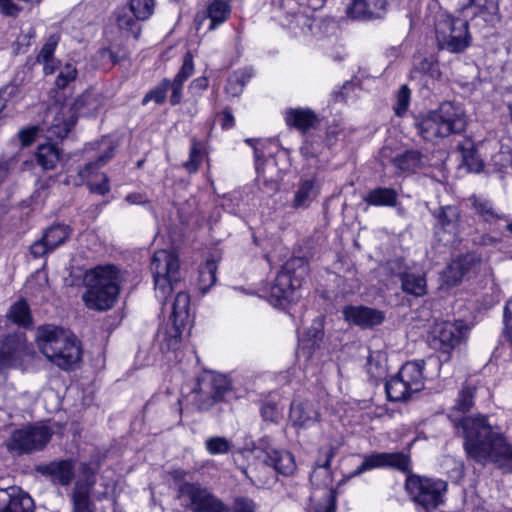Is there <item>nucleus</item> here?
Returning a JSON list of instances; mask_svg holds the SVG:
<instances>
[{
    "mask_svg": "<svg viewBox=\"0 0 512 512\" xmlns=\"http://www.w3.org/2000/svg\"><path fill=\"white\" fill-rule=\"evenodd\" d=\"M454 426L462 430L467 455L478 463L492 462L512 471V446L501 432L490 425L487 417H462L453 420Z\"/></svg>",
    "mask_w": 512,
    "mask_h": 512,
    "instance_id": "nucleus-1",
    "label": "nucleus"
},
{
    "mask_svg": "<svg viewBox=\"0 0 512 512\" xmlns=\"http://www.w3.org/2000/svg\"><path fill=\"white\" fill-rule=\"evenodd\" d=\"M124 280L121 270L113 264L98 265L83 276L85 291L81 298L90 310L106 311L114 306Z\"/></svg>",
    "mask_w": 512,
    "mask_h": 512,
    "instance_id": "nucleus-2",
    "label": "nucleus"
},
{
    "mask_svg": "<svg viewBox=\"0 0 512 512\" xmlns=\"http://www.w3.org/2000/svg\"><path fill=\"white\" fill-rule=\"evenodd\" d=\"M467 126L463 108L453 102H444L437 109L415 120L418 135L426 142L438 144L444 138L461 134Z\"/></svg>",
    "mask_w": 512,
    "mask_h": 512,
    "instance_id": "nucleus-3",
    "label": "nucleus"
},
{
    "mask_svg": "<svg viewBox=\"0 0 512 512\" xmlns=\"http://www.w3.org/2000/svg\"><path fill=\"white\" fill-rule=\"evenodd\" d=\"M37 344L43 355L63 370L73 368L82 357V350L76 336L62 327L40 326L37 330Z\"/></svg>",
    "mask_w": 512,
    "mask_h": 512,
    "instance_id": "nucleus-4",
    "label": "nucleus"
},
{
    "mask_svg": "<svg viewBox=\"0 0 512 512\" xmlns=\"http://www.w3.org/2000/svg\"><path fill=\"white\" fill-rule=\"evenodd\" d=\"M104 105V98L95 92L86 91L73 105L62 106L48 128L49 137L65 138L74 127L77 116H92Z\"/></svg>",
    "mask_w": 512,
    "mask_h": 512,
    "instance_id": "nucleus-5",
    "label": "nucleus"
},
{
    "mask_svg": "<svg viewBox=\"0 0 512 512\" xmlns=\"http://www.w3.org/2000/svg\"><path fill=\"white\" fill-rule=\"evenodd\" d=\"M306 272L307 266L302 259L288 260L270 287V303L275 307L284 308L288 303L294 301Z\"/></svg>",
    "mask_w": 512,
    "mask_h": 512,
    "instance_id": "nucleus-6",
    "label": "nucleus"
},
{
    "mask_svg": "<svg viewBox=\"0 0 512 512\" xmlns=\"http://www.w3.org/2000/svg\"><path fill=\"white\" fill-rule=\"evenodd\" d=\"M150 269L153 274L155 294L162 304L180 279V262L178 256L165 249L154 252Z\"/></svg>",
    "mask_w": 512,
    "mask_h": 512,
    "instance_id": "nucleus-7",
    "label": "nucleus"
},
{
    "mask_svg": "<svg viewBox=\"0 0 512 512\" xmlns=\"http://www.w3.org/2000/svg\"><path fill=\"white\" fill-rule=\"evenodd\" d=\"M424 360L406 362L399 372L386 382V393L390 401L407 400L424 388Z\"/></svg>",
    "mask_w": 512,
    "mask_h": 512,
    "instance_id": "nucleus-8",
    "label": "nucleus"
},
{
    "mask_svg": "<svg viewBox=\"0 0 512 512\" xmlns=\"http://www.w3.org/2000/svg\"><path fill=\"white\" fill-rule=\"evenodd\" d=\"M88 149L97 152L98 155L95 161L88 162L79 170L78 176L80 182L78 184L86 183L92 192L104 195L110 190L108 177L105 174H101L100 182L94 181L93 178L98 177L96 171L113 158L116 145L111 138L103 137L100 141L90 143L86 150Z\"/></svg>",
    "mask_w": 512,
    "mask_h": 512,
    "instance_id": "nucleus-9",
    "label": "nucleus"
},
{
    "mask_svg": "<svg viewBox=\"0 0 512 512\" xmlns=\"http://www.w3.org/2000/svg\"><path fill=\"white\" fill-rule=\"evenodd\" d=\"M438 47L451 53H461L471 44L468 22L462 16H446L436 26Z\"/></svg>",
    "mask_w": 512,
    "mask_h": 512,
    "instance_id": "nucleus-10",
    "label": "nucleus"
},
{
    "mask_svg": "<svg viewBox=\"0 0 512 512\" xmlns=\"http://www.w3.org/2000/svg\"><path fill=\"white\" fill-rule=\"evenodd\" d=\"M190 296L186 292H178L172 306L171 325L157 332V341L162 350H176L179 347L182 331L189 318Z\"/></svg>",
    "mask_w": 512,
    "mask_h": 512,
    "instance_id": "nucleus-11",
    "label": "nucleus"
},
{
    "mask_svg": "<svg viewBox=\"0 0 512 512\" xmlns=\"http://www.w3.org/2000/svg\"><path fill=\"white\" fill-rule=\"evenodd\" d=\"M405 486L413 501L427 511L434 510L443 503L447 490L445 481L418 475L408 476Z\"/></svg>",
    "mask_w": 512,
    "mask_h": 512,
    "instance_id": "nucleus-12",
    "label": "nucleus"
},
{
    "mask_svg": "<svg viewBox=\"0 0 512 512\" xmlns=\"http://www.w3.org/2000/svg\"><path fill=\"white\" fill-rule=\"evenodd\" d=\"M178 498L191 512H229L228 507L218 497L198 483L181 484Z\"/></svg>",
    "mask_w": 512,
    "mask_h": 512,
    "instance_id": "nucleus-13",
    "label": "nucleus"
},
{
    "mask_svg": "<svg viewBox=\"0 0 512 512\" xmlns=\"http://www.w3.org/2000/svg\"><path fill=\"white\" fill-rule=\"evenodd\" d=\"M51 436L52 432L46 426H26L11 433L6 441V447L8 451L19 456L30 454L42 450Z\"/></svg>",
    "mask_w": 512,
    "mask_h": 512,
    "instance_id": "nucleus-14",
    "label": "nucleus"
},
{
    "mask_svg": "<svg viewBox=\"0 0 512 512\" xmlns=\"http://www.w3.org/2000/svg\"><path fill=\"white\" fill-rule=\"evenodd\" d=\"M229 389V380L224 375L204 374L193 388V403L198 410L207 411L220 401Z\"/></svg>",
    "mask_w": 512,
    "mask_h": 512,
    "instance_id": "nucleus-15",
    "label": "nucleus"
},
{
    "mask_svg": "<svg viewBox=\"0 0 512 512\" xmlns=\"http://www.w3.org/2000/svg\"><path fill=\"white\" fill-rule=\"evenodd\" d=\"M482 258L475 252H468L452 260L441 273L443 284L455 286L463 279L475 276L479 271Z\"/></svg>",
    "mask_w": 512,
    "mask_h": 512,
    "instance_id": "nucleus-16",
    "label": "nucleus"
},
{
    "mask_svg": "<svg viewBox=\"0 0 512 512\" xmlns=\"http://www.w3.org/2000/svg\"><path fill=\"white\" fill-rule=\"evenodd\" d=\"M435 219L434 233L444 245L452 244L461 229V215L454 205L441 206L432 212Z\"/></svg>",
    "mask_w": 512,
    "mask_h": 512,
    "instance_id": "nucleus-17",
    "label": "nucleus"
},
{
    "mask_svg": "<svg viewBox=\"0 0 512 512\" xmlns=\"http://www.w3.org/2000/svg\"><path fill=\"white\" fill-rule=\"evenodd\" d=\"M265 458L262 463V468L268 470L264 478L260 475L257 476L259 484L271 485L276 480L275 472L288 476L292 475L296 470V463L294 456L286 451L274 448H269L265 451Z\"/></svg>",
    "mask_w": 512,
    "mask_h": 512,
    "instance_id": "nucleus-18",
    "label": "nucleus"
},
{
    "mask_svg": "<svg viewBox=\"0 0 512 512\" xmlns=\"http://www.w3.org/2000/svg\"><path fill=\"white\" fill-rule=\"evenodd\" d=\"M468 331V326L462 320L437 325L432 343L444 355V361L448 359L449 352L467 337Z\"/></svg>",
    "mask_w": 512,
    "mask_h": 512,
    "instance_id": "nucleus-19",
    "label": "nucleus"
},
{
    "mask_svg": "<svg viewBox=\"0 0 512 512\" xmlns=\"http://www.w3.org/2000/svg\"><path fill=\"white\" fill-rule=\"evenodd\" d=\"M459 14L467 22L475 20L481 26H495L500 21L497 0H469L459 9Z\"/></svg>",
    "mask_w": 512,
    "mask_h": 512,
    "instance_id": "nucleus-20",
    "label": "nucleus"
},
{
    "mask_svg": "<svg viewBox=\"0 0 512 512\" xmlns=\"http://www.w3.org/2000/svg\"><path fill=\"white\" fill-rule=\"evenodd\" d=\"M31 351L20 335H7L0 343V371L21 366Z\"/></svg>",
    "mask_w": 512,
    "mask_h": 512,
    "instance_id": "nucleus-21",
    "label": "nucleus"
},
{
    "mask_svg": "<svg viewBox=\"0 0 512 512\" xmlns=\"http://www.w3.org/2000/svg\"><path fill=\"white\" fill-rule=\"evenodd\" d=\"M383 467H392L406 472L410 470V458L403 452H375L363 457V462L356 468V470L353 472V475L357 476L366 471Z\"/></svg>",
    "mask_w": 512,
    "mask_h": 512,
    "instance_id": "nucleus-22",
    "label": "nucleus"
},
{
    "mask_svg": "<svg viewBox=\"0 0 512 512\" xmlns=\"http://www.w3.org/2000/svg\"><path fill=\"white\" fill-rule=\"evenodd\" d=\"M71 233L72 229L68 225H51L44 231L41 239L31 245L30 252L35 258L43 257L63 245Z\"/></svg>",
    "mask_w": 512,
    "mask_h": 512,
    "instance_id": "nucleus-23",
    "label": "nucleus"
},
{
    "mask_svg": "<svg viewBox=\"0 0 512 512\" xmlns=\"http://www.w3.org/2000/svg\"><path fill=\"white\" fill-rule=\"evenodd\" d=\"M317 403L312 400L295 397L290 405L289 419L298 429H307L319 422Z\"/></svg>",
    "mask_w": 512,
    "mask_h": 512,
    "instance_id": "nucleus-24",
    "label": "nucleus"
},
{
    "mask_svg": "<svg viewBox=\"0 0 512 512\" xmlns=\"http://www.w3.org/2000/svg\"><path fill=\"white\" fill-rule=\"evenodd\" d=\"M342 312L347 322L363 329L373 328L385 320L384 312L366 306H346Z\"/></svg>",
    "mask_w": 512,
    "mask_h": 512,
    "instance_id": "nucleus-25",
    "label": "nucleus"
},
{
    "mask_svg": "<svg viewBox=\"0 0 512 512\" xmlns=\"http://www.w3.org/2000/svg\"><path fill=\"white\" fill-rule=\"evenodd\" d=\"M32 498L18 487L0 489V512H33Z\"/></svg>",
    "mask_w": 512,
    "mask_h": 512,
    "instance_id": "nucleus-26",
    "label": "nucleus"
},
{
    "mask_svg": "<svg viewBox=\"0 0 512 512\" xmlns=\"http://www.w3.org/2000/svg\"><path fill=\"white\" fill-rule=\"evenodd\" d=\"M387 11L386 0H353L347 14L356 20H372L384 17Z\"/></svg>",
    "mask_w": 512,
    "mask_h": 512,
    "instance_id": "nucleus-27",
    "label": "nucleus"
},
{
    "mask_svg": "<svg viewBox=\"0 0 512 512\" xmlns=\"http://www.w3.org/2000/svg\"><path fill=\"white\" fill-rule=\"evenodd\" d=\"M37 472L49 477L54 483L68 486L74 477V464L71 460L53 461L36 467Z\"/></svg>",
    "mask_w": 512,
    "mask_h": 512,
    "instance_id": "nucleus-28",
    "label": "nucleus"
},
{
    "mask_svg": "<svg viewBox=\"0 0 512 512\" xmlns=\"http://www.w3.org/2000/svg\"><path fill=\"white\" fill-rule=\"evenodd\" d=\"M94 485L95 479L93 476L76 481L71 495L73 512H93V503L90 495Z\"/></svg>",
    "mask_w": 512,
    "mask_h": 512,
    "instance_id": "nucleus-29",
    "label": "nucleus"
},
{
    "mask_svg": "<svg viewBox=\"0 0 512 512\" xmlns=\"http://www.w3.org/2000/svg\"><path fill=\"white\" fill-rule=\"evenodd\" d=\"M194 72V62L193 56L190 52L186 53L183 58V64L175 75L174 79L170 81L171 96L170 103L171 105H177L182 100V89L184 82L192 76Z\"/></svg>",
    "mask_w": 512,
    "mask_h": 512,
    "instance_id": "nucleus-30",
    "label": "nucleus"
},
{
    "mask_svg": "<svg viewBox=\"0 0 512 512\" xmlns=\"http://www.w3.org/2000/svg\"><path fill=\"white\" fill-rule=\"evenodd\" d=\"M285 121L288 126L294 127L305 133L315 127L318 122V118L310 109L291 108L285 113Z\"/></svg>",
    "mask_w": 512,
    "mask_h": 512,
    "instance_id": "nucleus-31",
    "label": "nucleus"
},
{
    "mask_svg": "<svg viewBox=\"0 0 512 512\" xmlns=\"http://www.w3.org/2000/svg\"><path fill=\"white\" fill-rule=\"evenodd\" d=\"M403 292L415 297L424 296L427 292L426 277L422 273L403 272L400 274Z\"/></svg>",
    "mask_w": 512,
    "mask_h": 512,
    "instance_id": "nucleus-32",
    "label": "nucleus"
},
{
    "mask_svg": "<svg viewBox=\"0 0 512 512\" xmlns=\"http://www.w3.org/2000/svg\"><path fill=\"white\" fill-rule=\"evenodd\" d=\"M319 190L313 180L302 181L295 191L292 207L294 209H306L316 199Z\"/></svg>",
    "mask_w": 512,
    "mask_h": 512,
    "instance_id": "nucleus-33",
    "label": "nucleus"
},
{
    "mask_svg": "<svg viewBox=\"0 0 512 512\" xmlns=\"http://www.w3.org/2000/svg\"><path fill=\"white\" fill-rule=\"evenodd\" d=\"M424 156L417 150H407L391 158L396 169L402 172H414L424 165Z\"/></svg>",
    "mask_w": 512,
    "mask_h": 512,
    "instance_id": "nucleus-34",
    "label": "nucleus"
},
{
    "mask_svg": "<svg viewBox=\"0 0 512 512\" xmlns=\"http://www.w3.org/2000/svg\"><path fill=\"white\" fill-rule=\"evenodd\" d=\"M397 192L392 188H375L364 196L363 200L372 206H395L397 203Z\"/></svg>",
    "mask_w": 512,
    "mask_h": 512,
    "instance_id": "nucleus-35",
    "label": "nucleus"
},
{
    "mask_svg": "<svg viewBox=\"0 0 512 512\" xmlns=\"http://www.w3.org/2000/svg\"><path fill=\"white\" fill-rule=\"evenodd\" d=\"M59 160L60 152L56 146L52 144H43L38 147L36 152V161L43 170L54 169Z\"/></svg>",
    "mask_w": 512,
    "mask_h": 512,
    "instance_id": "nucleus-36",
    "label": "nucleus"
},
{
    "mask_svg": "<svg viewBox=\"0 0 512 512\" xmlns=\"http://www.w3.org/2000/svg\"><path fill=\"white\" fill-rule=\"evenodd\" d=\"M469 200L471 201L476 214L485 222L492 223L502 218L489 200L475 195L471 196Z\"/></svg>",
    "mask_w": 512,
    "mask_h": 512,
    "instance_id": "nucleus-37",
    "label": "nucleus"
},
{
    "mask_svg": "<svg viewBox=\"0 0 512 512\" xmlns=\"http://www.w3.org/2000/svg\"><path fill=\"white\" fill-rule=\"evenodd\" d=\"M477 389L475 384L465 383L458 392L454 409L460 412L469 411L474 405Z\"/></svg>",
    "mask_w": 512,
    "mask_h": 512,
    "instance_id": "nucleus-38",
    "label": "nucleus"
},
{
    "mask_svg": "<svg viewBox=\"0 0 512 512\" xmlns=\"http://www.w3.org/2000/svg\"><path fill=\"white\" fill-rule=\"evenodd\" d=\"M114 15L119 29L132 34L135 39L139 37L141 28L137 24L134 15H130L125 8L117 9Z\"/></svg>",
    "mask_w": 512,
    "mask_h": 512,
    "instance_id": "nucleus-39",
    "label": "nucleus"
},
{
    "mask_svg": "<svg viewBox=\"0 0 512 512\" xmlns=\"http://www.w3.org/2000/svg\"><path fill=\"white\" fill-rule=\"evenodd\" d=\"M7 317L14 323L25 327L32 324L30 309L27 302L24 300L14 303L10 307Z\"/></svg>",
    "mask_w": 512,
    "mask_h": 512,
    "instance_id": "nucleus-40",
    "label": "nucleus"
},
{
    "mask_svg": "<svg viewBox=\"0 0 512 512\" xmlns=\"http://www.w3.org/2000/svg\"><path fill=\"white\" fill-rule=\"evenodd\" d=\"M217 265L214 260H207L199 269L200 289L205 292L216 282Z\"/></svg>",
    "mask_w": 512,
    "mask_h": 512,
    "instance_id": "nucleus-41",
    "label": "nucleus"
},
{
    "mask_svg": "<svg viewBox=\"0 0 512 512\" xmlns=\"http://www.w3.org/2000/svg\"><path fill=\"white\" fill-rule=\"evenodd\" d=\"M130 11L134 14L137 20H147L154 12V0H130Z\"/></svg>",
    "mask_w": 512,
    "mask_h": 512,
    "instance_id": "nucleus-42",
    "label": "nucleus"
},
{
    "mask_svg": "<svg viewBox=\"0 0 512 512\" xmlns=\"http://www.w3.org/2000/svg\"><path fill=\"white\" fill-rule=\"evenodd\" d=\"M461 155L463 164L471 172H480L483 168V162L480 159L477 151L471 145L470 147L461 146Z\"/></svg>",
    "mask_w": 512,
    "mask_h": 512,
    "instance_id": "nucleus-43",
    "label": "nucleus"
},
{
    "mask_svg": "<svg viewBox=\"0 0 512 512\" xmlns=\"http://www.w3.org/2000/svg\"><path fill=\"white\" fill-rule=\"evenodd\" d=\"M232 443L225 437H209L205 441V448L211 455L226 454L232 448Z\"/></svg>",
    "mask_w": 512,
    "mask_h": 512,
    "instance_id": "nucleus-44",
    "label": "nucleus"
},
{
    "mask_svg": "<svg viewBox=\"0 0 512 512\" xmlns=\"http://www.w3.org/2000/svg\"><path fill=\"white\" fill-rule=\"evenodd\" d=\"M170 88V80L163 79L156 87L151 89L143 98L142 104H147L149 101H154L157 104H162L166 100L167 92Z\"/></svg>",
    "mask_w": 512,
    "mask_h": 512,
    "instance_id": "nucleus-45",
    "label": "nucleus"
},
{
    "mask_svg": "<svg viewBox=\"0 0 512 512\" xmlns=\"http://www.w3.org/2000/svg\"><path fill=\"white\" fill-rule=\"evenodd\" d=\"M202 160V149L201 144L195 139L192 140L189 159L184 163V167L190 173H194L198 170Z\"/></svg>",
    "mask_w": 512,
    "mask_h": 512,
    "instance_id": "nucleus-46",
    "label": "nucleus"
},
{
    "mask_svg": "<svg viewBox=\"0 0 512 512\" xmlns=\"http://www.w3.org/2000/svg\"><path fill=\"white\" fill-rule=\"evenodd\" d=\"M260 413L264 421L278 422L282 416V408L274 401H265L261 404Z\"/></svg>",
    "mask_w": 512,
    "mask_h": 512,
    "instance_id": "nucleus-47",
    "label": "nucleus"
},
{
    "mask_svg": "<svg viewBox=\"0 0 512 512\" xmlns=\"http://www.w3.org/2000/svg\"><path fill=\"white\" fill-rule=\"evenodd\" d=\"M77 69L73 64L67 63L61 67L56 77L55 84L59 89H64L68 84L76 79Z\"/></svg>",
    "mask_w": 512,
    "mask_h": 512,
    "instance_id": "nucleus-48",
    "label": "nucleus"
},
{
    "mask_svg": "<svg viewBox=\"0 0 512 512\" xmlns=\"http://www.w3.org/2000/svg\"><path fill=\"white\" fill-rule=\"evenodd\" d=\"M58 42L59 36L55 34L50 35L37 56V62L48 61L49 59H53L54 52L56 50Z\"/></svg>",
    "mask_w": 512,
    "mask_h": 512,
    "instance_id": "nucleus-49",
    "label": "nucleus"
},
{
    "mask_svg": "<svg viewBox=\"0 0 512 512\" xmlns=\"http://www.w3.org/2000/svg\"><path fill=\"white\" fill-rule=\"evenodd\" d=\"M271 5L287 16H296L300 9L298 0H271Z\"/></svg>",
    "mask_w": 512,
    "mask_h": 512,
    "instance_id": "nucleus-50",
    "label": "nucleus"
},
{
    "mask_svg": "<svg viewBox=\"0 0 512 512\" xmlns=\"http://www.w3.org/2000/svg\"><path fill=\"white\" fill-rule=\"evenodd\" d=\"M411 91L407 85H402L397 94V103L394 108L397 116H402L409 107Z\"/></svg>",
    "mask_w": 512,
    "mask_h": 512,
    "instance_id": "nucleus-51",
    "label": "nucleus"
},
{
    "mask_svg": "<svg viewBox=\"0 0 512 512\" xmlns=\"http://www.w3.org/2000/svg\"><path fill=\"white\" fill-rule=\"evenodd\" d=\"M417 69L422 73L429 75L431 78L440 77L439 64L434 57L423 58L419 62Z\"/></svg>",
    "mask_w": 512,
    "mask_h": 512,
    "instance_id": "nucleus-52",
    "label": "nucleus"
},
{
    "mask_svg": "<svg viewBox=\"0 0 512 512\" xmlns=\"http://www.w3.org/2000/svg\"><path fill=\"white\" fill-rule=\"evenodd\" d=\"M231 512H256V504L252 499L239 497L234 500Z\"/></svg>",
    "mask_w": 512,
    "mask_h": 512,
    "instance_id": "nucleus-53",
    "label": "nucleus"
},
{
    "mask_svg": "<svg viewBox=\"0 0 512 512\" xmlns=\"http://www.w3.org/2000/svg\"><path fill=\"white\" fill-rule=\"evenodd\" d=\"M366 369L370 377L375 380L382 378L386 373L385 366L375 361L373 356L368 357Z\"/></svg>",
    "mask_w": 512,
    "mask_h": 512,
    "instance_id": "nucleus-54",
    "label": "nucleus"
},
{
    "mask_svg": "<svg viewBox=\"0 0 512 512\" xmlns=\"http://www.w3.org/2000/svg\"><path fill=\"white\" fill-rule=\"evenodd\" d=\"M18 94V87L13 84H9L0 89V112L6 107L8 101Z\"/></svg>",
    "mask_w": 512,
    "mask_h": 512,
    "instance_id": "nucleus-55",
    "label": "nucleus"
},
{
    "mask_svg": "<svg viewBox=\"0 0 512 512\" xmlns=\"http://www.w3.org/2000/svg\"><path fill=\"white\" fill-rule=\"evenodd\" d=\"M17 162L16 156L9 159H0V184L8 177L10 171L15 168Z\"/></svg>",
    "mask_w": 512,
    "mask_h": 512,
    "instance_id": "nucleus-56",
    "label": "nucleus"
},
{
    "mask_svg": "<svg viewBox=\"0 0 512 512\" xmlns=\"http://www.w3.org/2000/svg\"><path fill=\"white\" fill-rule=\"evenodd\" d=\"M38 132V128L35 126L26 127L19 131L18 136L23 146H29L33 143Z\"/></svg>",
    "mask_w": 512,
    "mask_h": 512,
    "instance_id": "nucleus-57",
    "label": "nucleus"
},
{
    "mask_svg": "<svg viewBox=\"0 0 512 512\" xmlns=\"http://www.w3.org/2000/svg\"><path fill=\"white\" fill-rule=\"evenodd\" d=\"M208 87V79L206 77H198L194 79L189 85V92L193 96H200Z\"/></svg>",
    "mask_w": 512,
    "mask_h": 512,
    "instance_id": "nucleus-58",
    "label": "nucleus"
},
{
    "mask_svg": "<svg viewBox=\"0 0 512 512\" xmlns=\"http://www.w3.org/2000/svg\"><path fill=\"white\" fill-rule=\"evenodd\" d=\"M0 10L5 15L15 16L20 11V8L15 3V0H0Z\"/></svg>",
    "mask_w": 512,
    "mask_h": 512,
    "instance_id": "nucleus-59",
    "label": "nucleus"
},
{
    "mask_svg": "<svg viewBox=\"0 0 512 512\" xmlns=\"http://www.w3.org/2000/svg\"><path fill=\"white\" fill-rule=\"evenodd\" d=\"M316 512H335V495L329 491L323 504L316 507Z\"/></svg>",
    "mask_w": 512,
    "mask_h": 512,
    "instance_id": "nucleus-60",
    "label": "nucleus"
},
{
    "mask_svg": "<svg viewBox=\"0 0 512 512\" xmlns=\"http://www.w3.org/2000/svg\"><path fill=\"white\" fill-rule=\"evenodd\" d=\"M253 71L250 68H245L235 72L230 77L234 80H238L237 83L242 84V87L251 79Z\"/></svg>",
    "mask_w": 512,
    "mask_h": 512,
    "instance_id": "nucleus-61",
    "label": "nucleus"
},
{
    "mask_svg": "<svg viewBox=\"0 0 512 512\" xmlns=\"http://www.w3.org/2000/svg\"><path fill=\"white\" fill-rule=\"evenodd\" d=\"M237 81L238 80H234L231 77H229L225 87L226 92L233 97L240 95L244 88L242 87V84L237 83Z\"/></svg>",
    "mask_w": 512,
    "mask_h": 512,
    "instance_id": "nucleus-62",
    "label": "nucleus"
},
{
    "mask_svg": "<svg viewBox=\"0 0 512 512\" xmlns=\"http://www.w3.org/2000/svg\"><path fill=\"white\" fill-rule=\"evenodd\" d=\"M321 454L324 456V460L321 461V459H319L318 465L325 469H328L330 467L331 460L335 455V448L330 447L329 449L321 452Z\"/></svg>",
    "mask_w": 512,
    "mask_h": 512,
    "instance_id": "nucleus-63",
    "label": "nucleus"
},
{
    "mask_svg": "<svg viewBox=\"0 0 512 512\" xmlns=\"http://www.w3.org/2000/svg\"><path fill=\"white\" fill-rule=\"evenodd\" d=\"M235 120L230 110H224L221 115V126L223 129H230L234 126Z\"/></svg>",
    "mask_w": 512,
    "mask_h": 512,
    "instance_id": "nucleus-64",
    "label": "nucleus"
}]
</instances>
